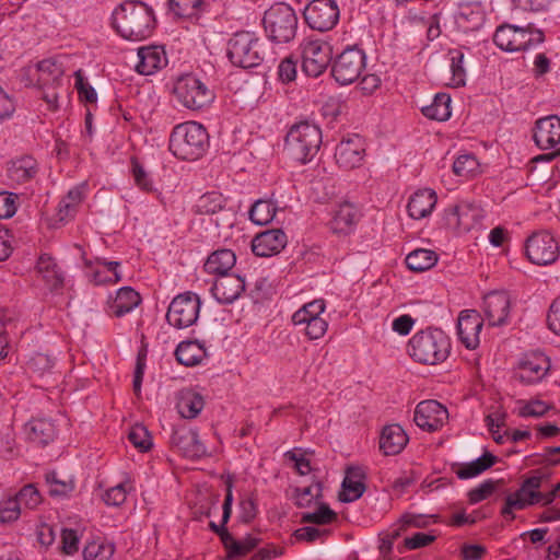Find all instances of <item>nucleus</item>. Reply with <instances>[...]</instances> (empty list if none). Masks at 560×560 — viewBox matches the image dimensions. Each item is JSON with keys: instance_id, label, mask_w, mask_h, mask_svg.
I'll use <instances>...</instances> for the list:
<instances>
[{"instance_id": "1", "label": "nucleus", "mask_w": 560, "mask_h": 560, "mask_svg": "<svg viewBox=\"0 0 560 560\" xmlns=\"http://www.w3.org/2000/svg\"><path fill=\"white\" fill-rule=\"evenodd\" d=\"M113 26L125 39L144 40L155 27L153 10L144 2L126 0L114 10Z\"/></svg>"}, {"instance_id": "2", "label": "nucleus", "mask_w": 560, "mask_h": 560, "mask_svg": "<svg viewBox=\"0 0 560 560\" xmlns=\"http://www.w3.org/2000/svg\"><path fill=\"white\" fill-rule=\"evenodd\" d=\"M209 147V135L206 128L196 121L177 125L170 137V151L184 161H196Z\"/></svg>"}, {"instance_id": "3", "label": "nucleus", "mask_w": 560, "mask_h": 560, "mask_svg": "<svg viewBox=\"0 0 560 560\" xmlns=\"http://www.w3.org/2000/svg\"><path fill=\"white\" fill-rule=\"evenodd\" d=\"M448 337L441 329H427L412 336L408 342V353L422 364H438L450 354Z\"/></svg>"}, {"instance_id": "4", "label": "nucleus", "mask_w": 560, "mask_h": 560, "mask_svg": "<svg viewBox=\"0 0 560 560\" xmlns=\"http://www.w3.org/2000/svg\"><path fill=\"white\" fill-rule=\"evenodd\" d=\"M320 144V129L307 121H301L293 125L287 133L284 150L292 160L305 164L317 154Z\"/></svg>"}, {"instance_id": "5", "label": "nucleus", "mask_w": 560, "mask_h": 560, "mask_svg": "<svg viewBox=\"0 0 560 560\" xmlns=\"http://www.w3.org/2000/svg\"><path fill=\"white\" fill-rule=\"evenodd\" d=\"M173 95L176 102L189 110H202L215 98L214 91L194 74L179 77L174 83Z\"/></svg>"}, {"instance_id": "6", "label": "nucleus", "mask_w": 560, "mask_h": 560, "mask_svg": "<svg viewBox=\"0 0 560 560\" xmlns=\"http://www.w3.org/2000/svg\"><path fill=\"white\" fill-rule=\"evenodd\" d=\"M262 24L269 39L275 43H289L296 34L298 16L285 3L270 7L264 14Z\"/></svg>"}, {"instance_id": "7", "label": "nucleus", "mask_w": 560, "mask_h": 560, "mask_svg": "<svg viewBox=\"0 0 560 560\" xmlns=\"http://www.w3.org/2000/svg\"><path fill=\"white\" fill-rule=\"evenodd\" d=\"M264 43L253 33L238 32L229 40L228 56L235 66L256 67L264 60Z\"/></svg>"}, {"instance_id": "8", "label": "nucleus", "mask_w": 560, "mask_h": 560, "mask_svg": "<svg viewBox=\"0 0 560 560\" xmlns=\"http://www.w3.org/2000/svg\"><path fill=\"white\" fill-rule=\"evenodd\" d=\"M545 40L542 31L532 27L501 25L493 35L494 44L505 51H520L535 47Z\"/></svg>"}, {"instance_id": "9", "label": "nucleus", "mask_w": 560, "mask_h": 560, "mask_svg": "<svg viewBox=\"0 0 560 560\" xmlns=\"http://www.w3.org/2000/svg\"><path fill=\"white\" fill-rule=\"evenodd\" d=\"M200 305L201 302L197 294L191 292L179 294L171 302L166 313V320L175 328H187L197 322Z\"/></svg>"}, {"instance_id": "10", "label": "nucleus", "mask_w": 560, "mask_h": 560, "mask_svg": "<svg viewBox=\"0 0 560 560\" xmlns=\"http://www.w3.org/2000/svg\"><path fill=\"white\" fill-rule=\"evenodd\" d=\"M365 68V54L358 47H348L332 62L331 74L341 85L353 83Z\"/></svg>"}, {"instance_id": "11", "label": "nucleus", "mask_w": 560, "mask_h": 560, "mask_svg": "<svg viewBox=\"0 0 560 560\" xmlns=\"http://www.w3.org/2000/svg\"><path fill=\"white\" fill-rule=\"evenodd\" d=\"M331 46L320 39H305L301 44L302 69L310 77L320 75L331 61Z\"/></svg>"}, {"instance_id": "12", "label": "nucleus", "mask_w": 560, "mask_h": 560, "mask_svg": "<svg viewBox=\"0 0 560 560\" xmlns=\"http://www.w3.org/2000/svg\"><path fill=\"white\" fill-rule=\"evenodd\" d=\"M340 11L335 0H313L304 9L307 25L319 32H327L339 21Z\"/></svg>"}, {"instance_id": "13", "label": "nucleus", "mask_w": 560, "mask_h": 560, "mask_svg": "<svg viewBox=\"0 0 560 560\" xmlns=\"http://www.w3.org/2000/svg\"><path fill=\"white\" fill-rule=\"evenodd\" d=\"M559 254V246L549 232H537L527 238L526 255L536 265L552 264Z\"/></svg>"}, {"instance_id": "14", "label": "nucleus", "mask_w": 560, "mask_h": 560, "mask_svg": "<svg viewBox=\"0 0 560 560\" xmlns=\"http://www.w3.org/2000/svg\"><path fill=\"white\" fill-rule=\"evenodd\" d=\"M33 75L40 89L51 88L52 92H44L43 98L50 106H56L58 94L55 91L61 84L63 69L54 59H44L36 63Z\"/></svg>"}, {"instance_id": "15", "label": "nucleus", "mask_w": 560, "mask_h": 560, "mask_svg": "<svg viewBox=\"0 0 560 560\" xmlns=\"http://www.w3.org/2000/svg\"><path fill=\"white\" fill-rule=\"evenodd\" d=\"M365 154V144L359 135H349L343 138L335 150L336 163L345 170H353L362 164Z\"/></svg>"}, {"instance_id": "16", "label": "nucleus", "mask_w": 560, "mask_h": 560, "mask_svg": "<svg viewBox=\"0 0 560 560\" xmlns=\"http://www.w3.org/2000/svg\"><path fill=\"white\" fill-rule=\"evenodd\" d=\"M171 444L173 447H176L183 456L190 459H197L207 454V448L199 440L198 432L184 424L174 427Z\"/></svg>"}, {"instance_id": "17", "label": "nucleus", "mask_w": 560, "mask_h": 560, "mask_svg": "<svg viewBox=\"0 0 560 560\" xmlns=\"http://www.w3.org/2000/svg\"><path fill=\"white\" fill-rule=\"evenodd\" d=\"M483 218L482 210L470 202H460L445 210L444 219L450 228L468 232Z\"/></svg>"}, {"instance_id": "18", "label": "nucleus", "mask_w": 560, "mask_h": 560, "mask_svg": "<svg viewBox=\"0 0 560 560\" xmlns=\"http://www.w3.org/2000/svg\"><path fill=\"white\" fill-rule=\"evenodd\" d=\"M448 418L447 409L436 400H424L417 405L413 421L422 430H439Z\"/></svg>"}, {"instance_id": "19", "label": "nucleus", "mask_w": 560, "mask_h": 560, "mask_svg": "<svg viewBox=\"0 0 560 560\" xmlns=\"http://www.w3.org/2000/svg\"><path fill=\"white\" fill-rule=\"evenodd\" d=\"M550 369L549 359L542 353L524 355L518 362L514 377L524 384L541 381Z\"/></svg>"}, {"instance_id": "20", "label": "nucleus", "mask_w": 560, "mask_h": 560, "mask_svg": "<svg viewBox=\"0 0 560 560\" xmlns=\"http://www.w3.org/2000/svg\"><path fill=\"white\" fill-rule=\"evenodd\" d=\"M482 318L475 310L462 311L457 319V334L459 340L467 349H476L480 342Z\"/></svg>"}, {"instance_id": "21", "label": "nucleus", "mask_w": 560, "mask_h": 560, "mask_svg": "<svg viewBox=\"0 0 560 560\" xmlns=\"http://www.w3.org/2000/svg\"><path fill=\"white\" fill-rule=\"evenodd\" d=\"M511 300L505 291H492L483 299V312L490 326L506 324Z\"/></svg>"}, {"instance_id": "22", "label": "nucleus", "mask_w": 560, "mask_h": 560, "mask_svg": "<svg viewBox=\"0 0 560 560\" xmlns=\"http://www.w3.org/2000/svg\"><path fill=\"white\" fill-rule=\"evenodd\" d=\"M287 235L280 229L267 230L252 241V250L256 256L269 257L279 254L287 245Z\"/></svg>"}, {"instance_id": "23", "label": "nucleus", "mask_w": 560, "mask_h": 560, "mask_svg": "<svg viewBox=\"0 0 560 560\" xmlns=\"http://www.w3.org/2000/svg\"><path fill=\"white\" fill-rule=\"evenodd\" d=\"M534 141L541 150L556 148L560 143V117L550 115L535 124Z\"/></svg>"}, {"instance_id": "24", "label": "nucleus", "mask_w": 560, "mask_h": 560, "mask_svg": "<svg viewBox=\"0 0 560 560\" xmlns=\"http://www.w3.org/2000/svg\"><path fill=\"white\" fill-rule=\"evenodd\" d=\"M245 289V280L236 275L219 277L211 287V293L221 304L234 302Z\"/></svg>"}, {"instance_id": "25", "label": "nucleus", "mask_w": 560, "mask_h": 560, "mask_svg": "<svg viewBox=\"0 0 560 560\" xmlns=\"http://www.w3.org/2000/svg\"><path fill=\"white\" fill-rule=\"evenodd\" d=\"M365 471L362 467L350 466L346 470V477L342 481V492L340 500L342 502H353L362 497L365 491Z\"/></svg>"}, {"instance_id": "26", "label": "nucleus", "mask_w": 560, "mask_h": 560, "mask_svg": "<svg viewBox=\"0 0 560 560\" xmlns=\"http://www.w3.org/2000/svg\"><path fill=\"white\" fill-rule=\"evenodd\" d=\"M438 201L434 190L430 188L419 189L411 195L407 205L408 214L416 220L431 214Z\"/></svg>"}, {"instance_id": "27", "label": "nucleus", "mask_w": 560, "mask_h": 560, "mask_svg": "<svg viewBox=\"0 0 560 560\" xmlns=\"http://www.w3.org/2000/svg\"><path fill=\"white\" fill-rule=\"evenodd\" d=\"M36 270L51 291H58L62 289L65 283V275L56 262L55 258H52L50 255L43 254L39 256Z\"/></svg>"}, {"instance_id": "28", "label": "nucleus", "mask_w": 560, "mask_h": 560, "mask_svg": "<svg viewBox=\"0 0 560 560\" xmlns=\"http://www.w3.org/2000/svg\"><path fill=\"white\" fill-rule=\"evenodd\" d=\"M195 211L199 214H221L228 220L233 217V211L226 208V199L219 191H210L202 195L195 205Z\"/></svg>"}, {"instance_id": "29", "label": "nucleus", "mask_w": 560, "mask_h": 560, "mask_svg": "<svg viewBox=\"0 0 560 560\" xmlns=\"http://www.w3.org/2000/svg\"><path fill=\"white\" fill-rule=\"evenodd\" d=\"M138 57L139 61L136 66V70L143 75L154 73L167 62L165 51L158 46L139 48Z\"/></svg>"}, {"instance_id": "30", "label": "nucleus", "mask_w": 560, "mask_h": 560, "mask_svg": "<svg viewBox=\"0 0 560 560\" xmlns=\"http://www.w3.org/2000/svg\"><path fill=\"white\" fill-rule=\"evenodd\" d=\"M408 443V436L398 424L387 425L383 429L380 438V448L386 455L400 453Z\"/></svg>"}, {"instance_id": "31", "label": "nucleus", "mask_w": 560, "mask_h": 560, "mask_svg": "<svg viewBox=\"0 0 560 560\" xmlns=\"http://www.w3.org/2000/svg\"><path fill=\"white\" fill-rule=\"evenodd\" d=\"M203 406L205 400L199 393L190 388H184L179 390L177 395L176 408L183 418H196L203 409Z\"/></svg>"}, {"instance_id": "32", "label": "nucleus", "mask_w": 560, "mask_h": 560, "mask_svg": "<svg viewBox=\"0 0 560 560\" xmlns=\"http://www.w3.org/2000/svg\"><path fill=\"white\" fill-rule=\"evenodd\" d=\"M141 302L140 294L130 287L120 288L117 291L116 298L109 304L110 314L116 317H121L131 312Z\"/></svg>"}, {"instance_id": "33", "label": "nucleus", "mask_w": 560, "mask_h": 560, "mask_svg": "<svg viewBox=\"0 0 560 560\" xmlns=\"http://www.w3.org/2000/svg\"><path fill=\"white\" fill-rule=\"evenodd\" d=\"M38 172L37 162L32 156H23L11 163L8 168V176L18 184H25L32 180Z\"/></svg>"}, {"instance_id": "34", "label": "nucleus", "mask_w": 560, "mask_h": 560, "mask_svg": "<svg viewBox=\"0 0 560 560\" xmlns=\"http://www.w3.org/2000/svg\"><path fill=\"white\" fill-rule=\"evenodd\" d=\"M359 217L360 213L352 203L343 202L335 211L330 222L331 230L335 233H348L358 222Z\"/></svg>"}, {"instance_id": "35", "label": "nucleus", "mask_w": 560, "mask_h": 560, "mask_svg": "<svg viewBox=\"0 0 560 560\" xmlns=\"http://www.w3.org/2000/svg\"><path fill=\"white\" fill-rule=\"evenodd\" d=\"M236 256L230 249L213 252L205 262V270L211 275L228 276V271L235 265Z\"/></svg>"}, {"instance_id": "36", "label": "nucleus", "mask_w": 560, "mask_h": 560, "mask_svg": "<svg viewBox=\"0 0 560 560\" xmlns=\"http://www.w3.org/2000/svg\"><path fill=\"white\" fill-rule=\"evenodd\" d=\"M222 544L228 551V559H238L250 552L258 545V539L247 536L243 540H236L232 534L224 532Z\"/></svg>"}, {"instance_id": "37", "label": "nucleus", "mask_w": 560, "mask_h": 560, "mask_svg": "<svg viewBox=\"0 0 560 560\" xmlns=\"http://www.w3.org/2000/svg\"><path fill=\"white\" fill-rule=\"evenodd\" d=\"M28 439L39 445H47L54 441L56 429L51 421L47 419H33L27 423Z\"/></svg>"}, {"instance_id": "38", "label": "nucleus", "mask_w": 560, "mask_h": 560, "mask_svg": "<svg viewBox=\"0 0 560 560\" xmlns=\"http://www.w3.org/2000/svg\"><path fill=\"white\" fill-rule=\"evenodd\" d=\"M497 463V457L486 452L476 460L462 465L455 472L459 479H469L476 477Z\"/></svg>"}, {"instance_id": "39", "label": "nucleus", "mask_w": 560, "mask_h": 560, "mask_svg": "<svg viewBox=\"0 0 560 560\" xmlns=\"http://www.w3.org/2000/svg\"><path fill=\"white\" fill-rule=\"evenodd\" d=\"M422 114L434 120L444 121L451 117V96L438 93L430 105L422 107Z\"/></svg>"}, {"instance_id": "40", "label": "nucleus", "mask_w": 560, "mask_h": 560, "mask_svg": "<svg viewBox=\"0 0 560 560\" xmlns=\"http://www.w3.org/2000/svg\"><path fill=\"white\" fill-rule=\"evenodd\" d=\"M175 357L178 363L185 366H192L201 361L203 349L196 341H183L177 346Z\"/></svg>"}, {"instance_id": "41", "label": "nucleus", "mask_w": 560, "mask_h": 560, "mask_svg": "<svg viewBox=\"0 0 560 560\" xmlns=\"http://www.w3.org/2000/svg\"><path fill=\"white\" fill-rule=\"evenodd\" d=\"M438 261V255L430 249L419 248L409 253L406 257L407 267L417 272L432 268Z\"/></svg>"}, {"instance_id": "42", "label": "nucleus", "mask_w": 560, "mask_h": 560, "mask_svg": "<svg viewBox=\"0 0 560 560\" xmlns=\"http://www.w3.org/2000/svg\"><path fill=\"white\" fill-rule=\"evenodd\" d=\"M81 201L82 191L79 188L71 189L59 202L57 212L58 221L67 222L72 219L75 215Z\"/></svg>"}, {"instance_id": "43", "label": "nucleus", "mask_w": 560, "mask_h": 560, "mask_svg": "<svg viewBox=\"0 0 560 560\" xmlns=\"http://www.w3.org/2000/svg\"><path fill=\"white\" fill-rule=\"evenodd\" d=\"M277 207L270 200L259 199L249 210V219L258 225H265L272 221Z\"/></svg>"}, {"instance_id": "44", "label": "nucleus", "mask_w": 560, "mask_h": 560, "mask_svg": "<svg viewBox=\"0 0 560 560\" xmlns=\"http://www.w3.org/2000/svg\"><path fill=\"white\" fill-rule=\"evenodd\" d=\"M548 478V475L540 474L536 471L535 475L526 478L522 486L521 492H524L532 501L529 503H540L544 505L545 493L537 491L544 482Z\"/></svg>"}, {"instance_id": "45", "label": "nucleus", "mask_w": 560, "mask_h": 560, "mask_svg": "<svg viewBox=\"0 0 560 560\" xmlns=\"http://www.w3.org/2000/svg\"><path fill=\"white\" fill-rule=\"evenodd\" d=\"M21 510H33L42 502V497L35 485H25L18 493L13 495Z\"/></svg>"}, {"instance_id": "46", "label": "nucleus", "mask_w": 560, "mask_h": 560, "mask_svg": "<svg viewBox=\"0 0 560 560\" xmlns=\"http://www.w3.org/2000/svg\"><path fill=\"white\" fill-rule=\"evenodd\" d=\"M452 78L450 85L453 88L464 86L466 84V70L464 68V54L459 50L450 52Z\"/></svg>"}, {"instance_id": "47", "label": "nucleus", "mask_w": 560, "mask_h": 560, "mask_svg": "<svg viewBox=\"0 0 560 560\" xmlns=\"http://www.w3.org/2000/svg\"><path fill=\"white\" fill-rule=\"evenodd\" d=\"M337 520V513L334 512L327 504L320 503L317 511L313 513H303L301 523H313L317 525L331 524Z\"/></svg>"}, {"instance_id": "48", "label": "nucleus", "mask_w": 560, "mask_h": 560, "mask_svg": "<svg viewBox=\"0 0 560 560\" xmlns=\"http://www.w3.org/2000/svg\"><path fill=\"white\" fill-rule=\"evenodd\" d=\"M325 311L324 300H314L305 304L302 308L296 311L292 316L294 325H302L306 319H313V317H320L319 315Z\"/></svg>"}, {"instance_id": "49", "label": "nucleus", "mask_w": 560, "mask_h": 560, "mask_svg": "<svg viewBox=\"0 0 560 560\" xmlns=\"http://www.w3.org/2000/svg\"><path fill=\"white\" fill-rule=\"evenodd\" d=\"M203 0H168L171 12L177 18H191L197 14Z\"/></svg>"}, {"instance_id": "50", "label": "nucleus", "mask_w": 560, "mask_h": 560, "mask_svg": "<svg viewBox=\"0 0 560 560\" xmlns=\"http://www.w3.org/2000/svg\"><path fill=\"white\" fill-rule=\"evenodd\" d=\"M479 170V163L474 154L467 153L459 155L453 163V172L457 176L469 177Z\"/></svg>"}, {"instance_id": "51", "label": "nucleus", "mask_w": 560, "mask_h": 560, "mask_svg": "<svg viewBox=\"0 0 560 560\" xmlns=\"http://www.w3.org/2000/svg\"><path fill=\"white\" fill-rule=\"evenodd\" d=\"M128 440L140 452H148L153 445L150 432L142 424H136L130 429Z\"/></svg>"}, {"instance_id": "52", "label": "nucleus", "mask_w": 560, "mask_h": 560, "mask_svg": "<svg viewBox=\"0 0 560 560\" xmlns=\"http://www.w3.org/2000/svg\"><path fill=\"white\" fill-rule=\"evenodd\" d=\"M45 479L49 486V494L51 497H66L74 489V483L71 479L61 480L56 471L47 472Z\"/></svg>"}, {"instance_id": "53", "label": "nucleus", "mask_w": 560, "mask_h": 560, "mask_svg": "<svg viewBox=\"0 0 560 560\" xmlns=\"http://www.w3.org/2000/svg\"><path fill=\"white\" fill-rule=\"evenodd\" d=\"M22 510L13 497L0 501V523L10 524L19 520Z\"/></svg>"}, {"instance_id": "54", "label": "nucleus", "mask_w": 560, "mask_h": 560, "mask_svg": "<svg viewBox=\"0 0 560 560\" xmlns=\"http://www.w3.org/2000/svg\"><path fill=\"white\" fill-rule=\"evenodd\" d=\"M131 174L135 184L145 192L153 191V182L143 165L136 159H131Z\"/></svg>"}, {"instance_id": "55", "label": "nucleus", "mask_w": 560, "mask_h": 560, "mask_svg": "<svg viewBox=\"0 0 560 560\" xmlns=\"http://www.w3.org/2000/svg\"><path fill=\"white\" fill-rule=\"evenodd\" d=\"M114 555V547L108 544L91 542L83 550L84 560H109Z\"/></svg>"}, {"instance_id": "56", "label": "nucleus", "mask_w": 560, "mask_h": 560, "mask_svg": "<svg viewBox=\"0 0 560 560\" xmlns=\"http://www.w3.org/2000/svg\"><path fill=\"white\" fill-rule=\"evenodd\" d=\"M232 502H233V494H232V485L229 482L226 486V494L223 502V515H222V524L217 525L214 522L209 523V527L211 530H213L215 534L220 536V539L222 540V535L224 532H228L225 528V524L229 522L232 513Z\"/></svg>"}, {"instance_id": "57", "label": "nucleus", "mask_w": 560, "mask_h": 560, "mask_svg": "<svg viewBox=\"0 0 560 560\" xmlns=\"http://www.w3.org/2000/svg\"><path fill=\"white\" fill-rule=\"evenodd\" d=\"M497 489V482L493 480H486L480 483L478 487L471 489L468 492L469 502L471 504L479 503L486 500L490 494L494 492Z\"/></svg>"}, {"instance_id": "58", "label": "nucleus", "mask_w": 560, "mask_h": 560, "mask_svg": "<svg viewBox=\"0 0 560 560\" xmlns=\"http://www.w3.org/2000/svg\"><path fill=\"white\" fill-rule=\"evenodd\" d=\"M320 491L319 486L295 489V504L299 508H310L313 501L320 495Z\"/></svg>"}, {"instance_id": "59", "label": "nucleus", "mask_w": 560, "mask_h": 560, "mask_svg": "<svg viewBox=\"0 0 560 560\" xmlns=\"http://www.w3.org/2000/svg\"><path fill=\"white\" fill-rule=\"evenodd\" d=\"M303 325H305V335L311 340L322 338L328 328V323L322 317H313V319H306Z\"/></svg>"}, {"instance_id": "60", "label": "nucleus", "mask_w": 560, "mask_h": 560, "mask_svg": "<svg viewBox=\"0 0 560 560\" xmlns=\"http://www.w3.org/2000/svg\"><path fill=\"white\" fill-rule=\"evenodd\" d=\"M75 77V88L78 90V93L80 95L81 100H84L88 103H94L97 100V94L93 86L89 84V82L85 81L81 70H78L74 73Z\"/></svg>"}, {"instance_id": "61", "label": "nucleus", "mask_w": 560, "mask_h": 560, "mask_svg": "<svg viewBox=\"0 0 560 560\" xmlns=\"http://www.w3.org/2000/svg\"><path fill=\"white\" fill-rule=\"evenodd\" d=\"M127 489L125 483H119L109 488L103 495V500L107 505L119 506L127 499Z\"/></svg>"}, {"instance_id": "62", "label": "nucleus", "mask_w": 560, "mask_h": 560, "mask_svg": "<svg viewBox=\"0 0 560 560\" xmlns=\"http://www.w3.org/2000/svg\"><path fill=\"white\" fill-rule=\"evenodd\" d=\"M18 196L11 192H0V218H11L16 211Z\"/></svg>"}, {"instance_id": "63", "label": "nucleus", "mask_w": 560, "mask_h": 560, "mask_svg": "<svg viewBox=\"0 0 560 560\" xmlns=\"http://www.w3.org/2000/svg\"><path fill=\"white\" fill-rule=\"evenodd\" d=\"M279 79L289 83L296 78V62L291 58L283 59L278 67Z\"/></svg>"}, {"instance_id": "64", "label": "nucleus", "mask_w": 560, "mask_h": 560, "mask_svg": "<svg viewBox=\"0 0 560 560\" xmlns=\"http://www.w3.org/2000/svg\"><path fill=\"white\" fill-rule=\"evenodd\" d=\"M549 328L557 335H560V298H557L550 305L547 315Z\"/></svg>"}]
</instances>
